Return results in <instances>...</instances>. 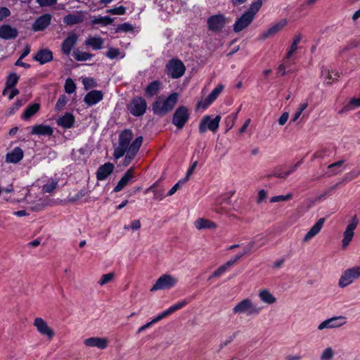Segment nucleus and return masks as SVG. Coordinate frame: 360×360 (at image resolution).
<instances>
[{"mask_svg": "<svg viewBox=\"0 0 360 360\" xmlns=\"http://www.w3.org/2000/svg\"><path fill=\"white\" fill-rule=\"evenodd\" d=\"M179 94L172 93L167 97L158 96L152 104L153 113L158 116H164L172 111L178 102Z\"/></svg>", "mask_w": 360, "mask_h": 360, "instance_id": "obj_1", "label": "nucleus"}, {"mask_svg": "<svg viewBox=\"0 0 360 360\" xmlns=\"http://www.w3.org/2000/svg\"><path fill=\"white\" fill-rule=\"evenodd\" d=\"M133 132L131 129H124L119 135L118 146L114 150L113 156L115 159L122 158L127 150H130Z\"/></svg>", "mask_w": 360, "mask_h": 360, "instance_id": "obj_2", "label": "nucleus"}, {"mask_svg": "<svg viewBox=\"0 0 360 360\" xmlns=\"http://www.w3.org/2000/svg\"><path fill=\"white\" fill-rule=\"evenodd\" d=\"M260 311L261 307L253 304L248 298L243 300L233 308V312L236 314H244L251 316L259 314Z\"/></svg>", "mask_w": 360, "mask_h": 360, "instance_id": "obj_3", "label": "nucleus"}, {"mask_svg": "<svg viewBox=\"0 0 360 360\" xmlns=\"http://www.w3.org/2000/svg\"><path fill=\"white\" fill-rule=\"evenodd\" d=\"M127 109L133 116L141 117L146 112V101L141 96H134L127 105Z\"/></svg>", "mask_w": 360, "mask_h": 360, "instance_id": "obj_4", "label": "nucleus"}, {"mask_svg": "<svg viewBox=\"0 0 360 360\" xmlns=\"http://www.w3.org/2000/svg\"><path fill=\"white\" fill-rule=\"evenodd\" d=\"M167 74L169 77L178 79L184 75L186 67L179 59L173 58L166 65Z\"/></svg>", "mask_w": 360, "mask_h": 360, "instance_id": "obj_5", "label": "nucleus"}, {"mask_svg": "<svg viewBox=\"0 0 360 360\" xmlns=\"http://www.w3.org/2000/svg\"><path fill=\"white\" fill-rule=\"evenodd\" d=\"M189 117L188 108L186 106L180 105L175 110L172 122L179 129H181L188 121Z\"/></svg>", "mask_w": 360, "mask_h": 360, "instance_id": "obj_6", "label": "nucleus"}, {"mask_svg": "<svg viewBox=\"0 0 360 360\" xmlns=\"http://www.w3.org/2000/svg\"><path fill=\"white\" fill-rule=\"evenodd\" d=\"M220 120V115H217L214 118H212L211 115L204 116L199 124V133L202 134L207 129L213 133L216 132L219 127Z\"/></svg>", "mask_w": 360, "mask_h": 360, "instance_id": "obj_7", "label": "nucleus"}, {"mask_svg": "<svg viewBox=\"0 0 360 360\" xmlns=\"http://www.w3.org/2000/svg\"><path fill=\"white\" fill-rule=\"evenodd\" d=\"M360 277V266L349 268L343 271L339 282L338 285L343 288L350 285L354 280Z\"/></svg>", "mask_w": 360, "mask_h": 360, "instance_id": "obj_8", "label": "nucleus"}, {"mask_svg": "<svg viewBox=\"0 0 360 360\" xmlns=\"http://www.w3.org/2000/svg\"><path fill=\"white\" fill-rule=\"evenodd\" d=\"M177 283V279L169 274H163L161 276L153 285L151 291L158 290L169 289L174 287Z\"/></svg>", "mask_w": 360, "mask_h": 360, "instance_id": "obj_9", "label": "nucleus"}, {"mask_svg": "<svg viewBox=\"0 0 360 360\" xmlns=\"http://www.w3.org/2000/svg\"><path fill=\"white\" fill-rule=\"evenodd\" d=\"M358 224L359 219L357 216L354 215L347 226L346 229L343 233V239L342 240V246L343 249H345L352 241L354 235V231L357 227Z\"/></svg>", "mask_w": 360, "mask_h": 360, "instance_id": "obj_10", "label": "nucleus"}, {"mask_svg": "<svg viewBox=\"0 0 360 360\" xmlns=\"http://www.w3.org/2000/svg\"><path fill=\"white\" fill-rule=\"evenodd\" d=\"M234 191H230L218 196L212 206V210L218 214L226 213L227 210L223 207L224 204H230L231 198L233 195Z\"/></svg>", "mask_w": 360, "mask_h": 360, "instance_id": "obj_11", "label": "nucleus"}, {"mask_svg": "<svg viewBox=\"0 0 360 360\" xmlns=\"http://www.w3.org/2000/svg\"><path fill=\"white\" fill-rule=\"evenodd\" d=\"M226 22V17L222 14L212 15L207 20L208 29L214 32L221 31L224 27Z\"/></svg>", "mask_w": 360, "mask_h": 360, "instance_id": "obj_12", "label": "nucleus"}, {"mask_svg": "<svg viewBox=\"0 0 360 360\" xmlns=\"http://www.w3.org/2000/svg\"><path fill=\"white\" fill-rule=\"evenodd\" d=\"M143 143V137L141 136H138L136 138L132 143H131L130 150H127L125 153V158L124 160L123 165L124 166H127L130 164L131 160L134 158V157L136 155L137 153L139 152L141 144Z\"/></svg>", "mask_w": 360, "mask_h": 360, "instance_id": "obj_13", "label": "nucleus"}, {"mask_svg": "<svg viewBox=\"0 0 360 360\" xmlns=\"http://www.w3.org/2000/svg\"><path fill=\"white\" fill-rule=\"evenodd\" d=\"M52 15L45 13L38 17L32 25V30L34 32H39L46 30L51 24Z\"/></svg>", "mask_w": 360, "mask_h": 360, "instance_id": "obj_14", "label": "nucleus"}, {"mask_svg": "<svg viewBox=\"0 0 360 360\" xmlns=\"http://www.w3.org/2000/svg\"><path fill=\"white\" fill-rule=\"evenodd\" d=\"M77 41V34L75 32H70L61 44L62 53L65 56H69Z\"/></svg>", "mask_w": 360, "mask_h": 360, "instance_id": "obj_15", "label": "nucleus"}, {"mask_svg": "<svg viewBox=\"0 0 360 360\" xmlns=\"http://www.w3.org/2000/svg\"><path fill=\"white\" fill-rule=\"evenodd\" d=\"M345 323L346 321L345 316H333L321 322L318 326V330H321L324 328H333L340 327Z\"/></svg>", "mask_w": 360, "mask_h": 360, "instance_id": "obj_16", "label": "nucleus"}, {"mask_svg": "<svg viewBox=\"0 0 360 360\" xmlns=\"http://www.w3.org/2000/svg\"><path fill=\"white\" fill-rule=\"evenodd\" d=\"M34 326L41 335L46 336L49 340L53 338L54 332L43 319L40 317L36 318L34 321Z\"/></svg>", "mask_w": 360, "mask_h": 360, "instance_id": "obj_17", "label": "nucleus"}, {"mask_svg": "<svg viewBox=\"0 0 360 360\" xmlns=\"http://www.w3.org/2000/svg\"><path fill=\"white\" fill-rule=\"evenodd\" d=\"M254 18L252 14H249L246 11L237 19L233 25V31L235 32H239L248 27L253 21Z\"/></svg>", "mask_w": 360, "mask_h": 360, "instance_id": "obj_18", "label": "nucleus"}, {"mask_svg": "<svg viewBox=\"0 0 360 360\" xmlns=\"http://www.w3.org/2000/svg\"><path fill=\"white\" fill-rule=\"evenodd\" d=\"M224 89L223 84H218L203 101L198 103V107L203 109L207 108L212 102H214Z\"/></svg>", "mask_w": 360, "mask_h": 360, "instance_id": "obj_19", "label": "nucleus"}, {"mask_svg": "<svg viewBox=\"0 0 360 360\" xmlns=\"http://www.w3.org/2000/svg\"><path fill=\"white\" fill-rule=\"evenodd\" d=\"M18 35V31L16 28L10 25L4 24L0 26V38L4 40L15 39Z\"/></svg>", "mask_w": 360, "mask_h": 360, "instance_id": "obj_20", "label": "nucleus"}, {"mask_svg": "<svg viewBox=\"0 0 360 360\" xmlns=\"http://www.w3.org/2000/svg\"><path fill=\"white\" fill-rule=\"evenodd\" d=\"M114 165L111 162H106L104 165L100 166L96 172V179L98 181H103L110 175L114 170Z\"/></svg>", "mask_w": 360, "mask_h": 360, "instance_id": "obj_21", "label": "nucleus"}, {"mask_svg": "<svg viewBox=\"0 0 360 360\" xmlns=\"http://www.w3.org/2000/svg\"><path fill=\"white\" fill-rule=\"evenodd\" d=\"M103 97V94L101 91L92 90L86 94L84 101L88 106H91L101 101Z\"/></svg>", "mask_w": 360, "mask_h": 360, "instance_id": "obj_22", "label": "nucleus"}, {"mask_svg": "<svg viewBox=\"0 0 360 360\" xmlns=\"http://www.w3.org/2000/svg\"><path fill=\"white\" fill-rule=\"evenodd\" d=\"M84 344L90 347H98L101 349H104L108 346V340L98 337H92L85 339Z\"/></svg>", "mask_w": 360, "mask_h": 360, "instance_id": "obj_23", "label": "nucleus"}, {"mask_svg": "<svg viewBox=\"0 0 360 360\" xmlns=\"http://www.w3.org/2000/svg\"><path fill=\"white\" fill-rule=\"evenodd\" d=\"M33 59L40 64H45L53 60V53L49 49H40L37 51Z\"/></svg>", "mask_w": 360, "mask_h": 360, "instance_id": "obj_24", "label": "nucleus"}, {"mask_svg": "<svg viewBox=\"0 0 360 360\" xmlns=\"http://www.w3.org/2000/svg\"><path fill=\"white\" fill-rule=\"evenodd\" d=\"M134 176V168H129L121 178V179L118 181L117 184L113 189L114 192H120L122 191L129 183V181Z\"/></svg>", "mask_w": 360, "mask_h": 360, "instance_id": "obj_25", "label": "nucleus"}, {"mask_svg": "<svg viewBox=\"0 0 360 360\" xmlns=\"http://www.w3.org/2000/svg\"><path fill=\"white\" fill-rule=\"evenodd\" d=\"M31 134L40 136H52L53 134V129L49 125H45L43 124H36L32 127Z\"/></svg>", "mask_w": 360, "mask_h": 360, "instance_id": "obj_26", "label": "nucleus"}, {"mask_svg": "<svg viewBox=\"0 0 360 360\" xmlns=\"http://www.w3.org/2000/svg\"><path fill=\"white\" fill-rule=\"evenodd\" d=\"M325 221V218H320L316 224L309 229L303 238L304 242H307L317 235L321 230Z\"/></svg>", "mask_w": 360, "mask_h": 360, "instance_id": "obj_27", "label": "nucleus"}, {"mask_svg": "<svg viewBox=\"0 0 360 360\" xmlns=\"http://www.w3.org/2000/svg\"><path fill=\"white\" fill-rule=\"evenodd\" d=\"M24 156V152L20 147H15L12 151L8 153L6 156V161L11 163L19 162Z\"/></svg>", "mask_w": 360, "mask_h": 360, "instance_id": "obj_28", "label": "nucleus"}, {"mask_svg": "<svg viewBox=\"0 0 360 360\" xmlns=\"http://www.w3.org/2000/svg\"><path fill=\"white\" fill-rule=\"evenodd\" d=\"M162 83L159 80H155L149 83L145 89V95L148 98L157 96L161 89Z\"/></svg>", "mask_w": 360, "mask_h": 360, "instance_id": "obj_29", "label": "nucleus"}, {"mask_svg": "<svg viewBox=\"0 0 360 360\" xmlns=\"http://www.w3.org/2000/svg\"><path fill=\"white\" fill-rule=\"evenodd\" d=\"M84 19L82 12L79 11L77 13H70L65 15L63 18V22L67 25H73L82 22Z\"/></svg>", "mask_w": 360, "mask_h": 360, "instance_id": "obj_30", "label": "nucleus"}, {"mask_svg": "<svg viewBox=\"0 0 360 360\" xmlns=\"http://www.w3.org/2000/svg\"><path fill=\"white\" fill-rule=\"evenodd\" d=\"M75 121L73 115L70 112H66L64 115L60 117L56 122L58 125L65 129H70L73 127Z\"/></svg>", "mask_w": 360, "mask_h": 360, "instance_id": "obj_31", "label": "nucleus"}, {"mask_svg": "<svg viewBox=\"0 0 360 360\" xmlns=\"http://www.w3.org/2000/svg\"><path fill=\"white\" fill-rule=\"evenodd\" d=\"M40 109L39 103H32L28 105L21 116L22 120H29L32 116L37 113Z\"/></svg>", "mask_w": 360, "mask_h": 360, "instance_id": "obj_32", "label": "nucleus"}, {"mask_svg": "<svg viewBox=\"0 0 360 360\" xmlns=\"http://www.w3.org/2000/svg\"><path fill=\"white\" fill-rule=\"evenodd\" d=\"M285 25V23L278 22L270 28H269L266 31L264 32L262 34L261 38L262 39H266L269 38L274 35H275L279 30H281L282 27Z\"/></svg>", "mask_w": 360, "mask_h": 360, "instance_id": "obj_33", "label": "nucleus"}, {"mask_svg": "<svg viewBox=\"0 0 360 360\" xmlns=\"http://www.w3.org/2000/svg\"><path fill=\"white\" fill-rule=\"evenodd\" d=\"M195 226L197 229L200 230L202 229H214L216 228V224L209 219L200 218L195 221Z\"/></svg>", "mask_w": 360, "mask_h": 360, "instance_id": "obj_34", "label": "nucleus"}, {"mask_svg": "<svg viewBox=\"0 0 360 360\" xmlns=\"http://www.w3.org/2000/svg\"><path fill=\"white\" fill-rule=\"evenodd\" d=\"M85 44L91 46L94 50H99L103 47V40L101 37H89L86 39Z\"/></svg>", "mask_w": 360, "mask_h": 360, "instance_id": "obj_35", "label": "nucleus"}, {"mask_svg": "<svg viewBox=\"0 0 360 360\" xmlns=\"http://www.w3.org/2000/svg\"><path fill=\"white\" fill-rule=\"evenodd\" d=\"M259 297L262 302L268 304H274L276 301V297L268 290H261Z\"/></svg>", "mask_w": 360, "mask_h": 360, "instance_id": "obj_36", "label": "nucleus"}, {"mask_svg": "<svg viewBox=\"0 0 360 360\" xmlns=\"http://www.w3.org/2000/svg\"><path fill=\"white\" fill-rule=\"evenodd\" d=\"M113 22V18L109 16H103V17H94L91 20V23L92 25L100 24L103 26H107L108 25L112 24Z\"/></svg>", "mask_w": 360, "mask_h": 360, "instance_id": "obj_37", "label": "nucleus"}, {"mask_svg": "<svg viewBox=\"0 0 360 360\" xmlns=\"http://www.w3.org/2000/svg\"><path fill=\"white\" fill-rule=\"evenodd\" d=\"M72 56L77 61H86L91 59L93 56V55L89 53L80 51L79 50L74 51Z\"/></svg>", "mask_w": 360, "mask_h": 360, "instance_id": "obj_38", "label": "nucleus"}, {"mask_svg": "<svg viewBox=\"0 0 360 360\" xmlns=\"http://www.w3.org/2000/svg\"><path fill=\"white\" fill-rule=\"evenodd\" d=\"M18 80H19V76L16 73H15V72L10 73L6 77V87L11 88V89L14 88L15 86V85L17 84Z\"/></svg>", "mask_w": 360, "mask_h": 360, "instance_id": "obj_39", "label": "nucleus"}, {"mask_svg": "<svg viewBox=\"0 0 360 360\" xmlns=\"http://www.w3.org/2000/svg\"><path fill=\"white\" fill-rule=\"evenodd\" d=\"M191 301V299H185L182 301L178 302L176 304L172 305L170 307H169L167 309L170 314L174 313V311L184 307L186 305H187Z\"/></svg>", "mask_w": 360, "mask_h": 360, "instance_id": "obj_40", "label": "nucleus"}, {"mask_svg": "<svg viewBox=\"0 0 360 360\" xmlns=\"http://www.w3.org/2000/svg\"><path fill=\"white\" fill-rule=\"evenodd\" d=\"M262 5V0H256L252 3L250 8H248V11H246V12L249 13V14H252V17L254 18L255 14L260 9Z\"/></svg>", "mask_w": 360, "mask_h": 360, "instance_id": "obj_41", "label": "nucleus"}, {"mask_svg": "<svg viewBox=\"0 0 360 360\" xmlns=\"http://www.w3.org/2000/svg\"><path fill=\"white\" fill-rule=\"evenodd\" d=\"M75 89L76 84L75 82L71 78H68L65 83V91L68 94H71L75 92Z\"/></svg>", "mask_w": 360, "mask_h": 360, "instance_id": "obj_42", "label": "nucleus"}, {"mask_svg": "<svg viewBox=\"0 0 360 360\" xmlns=\"http://www.w3.org/2000/svg\"><path fill=\"white\" fill-rule=\"evenodd\" d=\"M30 205V210L34 212H39L42 210L46 205L44 201L41 199H39L36 203L29 202Z\"/></svg>", "mask_w": 360, "mask_h": 360, "instance_id": "obj_43", "label": "nucleus"}, {"mask_svg": "<svg viewBox=\"0 0 360 360\" xmlns=\"http://www.w3.org/2000/svg\"><path fill=\"white\" fill-rule=\"evenodd\" d=\"M257 249L255 247V241H250L248 244H247L243 250V252L239 253L241 257L250 253L251 252H255Z\"/></svg>", "mask_w": 360, "mask_h": 360, "instance_id": "obj_44", "label": "nucleus"}, {"mask_svg": "<svg viewBox=\"0 0 360 360\" xmlns=\"http://www.w3.org/2000/svg\"><path fill=\"white\" fill-rule=\"evenodd\" d=\"M68 97L65 95H60L56 102L55 109L56 110H62L68 103Z\"/></svg>", "mask_w": 360, "mask_h": 360, "instance_id": "obj_45", "label": "nucleus"}, {"mask_svg": "<svg viewBox=\"0 0 360 360\" xmlns=\"http://www.w3.org/2000/svg\"><path fill=\"white\" fill-rule=\"evenodd\" d=\"M134 30V27L129 22H124L119 25L115 29V32H128Z\"/></svg>", "mask_w": 360, "mask_h": 360, "instance_id": "obj_46", "label": "nucleus"}, {"mask_svg": "<svg viewBox=\"0 0 360 360\" xmlns=\"http://www.w3.org/2000/svg\"><path fill=\"white\" fill-rule=\"evenodd\" d=\"M106 13L112 15H124L126 13V8L124 6H120L106 10Z\"/></svg>", "mask_w": 360, "mask_h": 360, "instance_id": "obj_47", "label": "nucleus"}, {"mask_svg": "<svg viewBox=\"0 0 360 360\" xmlns=\"http://www.w3.org/2000/svg\"><path fill=\"white\" fill-rule=\"evenodd\" d=\"M114 277H115L114 273H109V274H103L101 276L98 283L100 285H103L110 282L111 281H112Z\"/></svg>", "mask_w": 360, "mask_h": 360, "instance_id": "obj_48", "label": "nucleus"}, {"mask_svg": "<svg viewBox=\"0 0 360 360\" xmlns=\"http://www.w3.org/2000/svg\"><path fill=\"white\" fill-rule=\"evenodd\" d=\"M57 185H58V181H55V180H52L50 183L44 185L42 187V190L45 193H51L56 188Z\"/></svg>", "mask_w": 360, "mask_h": 360, "instance_id": "obj_49", "label": "nucleus"}, {"mask_svg": "<svg viewBox=\"0 0 360 360\" xmlns=\"http://www.w3.org/2000/svg\"><path fill=\"white\" fill-rule=\"evenodd\" d=\"M292 195L291 193H288L287 195H276L271 198V202H277L280 201H287L292 199Z\"/></svg>", "mask_w": 360, "mask_h": 360, "instance_id": "obj_50", "label": "nucleus"}, {"mask_svg": "<svg viewBox=\"0 0 360 360\" xmlns=\"http://www.w3.org/2000/svg\"><path fill=\"white\" fill-rule=\"evenodd\" d=\"M252 241H255V247L256 249L258 250L259 248L264 246L266 243L267 239L265 236H257Z\"/></svg>", "mask_w": 360, "mask_h": 360, "instance_id": "obj_51", "label": "nucleus"}, {"mask_svg": "<svg viewBox=\"0 0 360 360\" xmlns=\"http://www.w3.org/2000/svg\"><path fill=\"white\" fill-rule=\"evenodd\" d=\"M334 354L333 350L331 347H327L321 355V360H330L333 358Z\"/></svg>", "mask_w": 360, "mask_h": 360, "instance_id": "obj_52", "label": "nucleus"}, {"mask_svg": "<svg viewBox=\"0 0 360 360\" xmlns=\"http://www.w3.org/2000/svg\"><path fill=\"white\" fill-rule=\"evenodd\" d=\"M238 335V332L233 333L231 335L227 338L224 341L221 342L219 345V350L222 349L224 347L231 343Z\"/></svg>", "mask_w": 360, "mask_h": 360, "instance_id": "obj_53", "label": "nucleus"}, {"mask_svg": "<svg viewBox=\"0 0 360 360\" xmlns=\"http://www.w3.org/2000/svg\"><path fill=\"white\" fill-rule=\"evenodd\" d=\"M120 51L118 49L115 48H109L108 52L106 53V56L110 59H114L119 56Z\"/></svg>", "mask_w": 360, "mask_h": 360, "instance_id": "obj_54", "label": "nucleus"}, {"mask_svg": "<svg viewBox=\"0 0 360 360\" xmlns=\"http://www.w3.org/2000/svg\"><path fill=\"white\" fill-rule=\"evenodd\" d=\"M227 270L226 266L224 264L219 266L216 271H214L212 275L209 277V280H210L212 278L215 277H219L221 275H222L225 271Z\"/></svg>", "mask_w": 360, "mask_h": 360, "instance_id": "obj_55", "label": "nucleus"}, {"mask_svg": "<svg viewBox=\"0 0 360 360\" xmlns=\"http://www.w3.org/2000/svg\"><path fill=\"white\" fill-rule=\"evenodd\" d=\"M82 82L85 89H89L96 86V82L93 78H84Z\"/></svg>", "mask_w": 360, "mask_h": 360, "instance_id": "obj_56", "label": "nucleus"}, {"mask_svg": "<svg viewBox=\"0 0 360 360\" xmlns=\"http://www.w3.org/2000/svg\"><path fill=\"white\" fill-rule=\"evenodd\" d=\"M41 7L51 6L57 3V0H36Z\"/></svg>", "mask_w": 360, "mask_h": 360, "instance_id": "obj_57", "label": "nucleus"}, {"mask_svg": "<svg viewBox=\"0 0 360 360\" xmlns=\"http://www.w3.org/2000/svg\"><path fill=\"white\" fill-rule=\"evenodd\" d=\"M11 15V11L4 6L0 7V22Z\"/></svg>", "mask_w": 360, "mask_h": 360, "instance_id": "obj_58", "label": "nucleus"}, {"mask_svg": "<svg viewBox=\"0 0 360 360\" xmlns=\"http://www.w3.org/2000/svg\"><path fill=\"white\" fill-rule=\"evenodd\" d=\"M22 105L21 100H17L8 110V114L12 115Z\"/></svg>", "mask_w": 360, "mask_h": 360, "instance_id": "obj_59", "label": "nucleus"}, {"mask_svg": "<svg viewBox=\"0 0 360 360\" xmlns=\"http://www.w3.org/2000/svg\"><path fill=\"white\" fill-rule=\"evenodd\" d=\"M170 314L168 311V309L162 311V313H160V314H158L155 318H154L151 321L152 323L154 324L158 321H160V320H162V319L167 317V316H169Z\"/></svg>", "mask_w": 360, "mask_h": 360, "instance_id": "obj_60", "label": "nucleus"}, {"mask_svg": "<svg viewBox=\"0 0 360 360\" xmlns=\"http://www.w3.org/2000/svg\"><path fill=\"white\" fill-rule=\"evenodd\" d=\"M241 257H242L241 255L238 254V255H235L233 258L229 259L228 262H226L224 264V265L226 266V269H228L229 267L234 265Z\"/></svg>", "mask_w": 360, "mask_h": 360, "instance_id": "obj_61", "label": "nucleus"}, {"mask_svg": "<svg viewBox=\"0 0 360 360\" xmlns=\"http://www.w3.org/2000/svg\"><path fill=\"white\" fill-rule=\"evenodd\" d=\"M86 195V191L85 190H80L78 191L74 196L70 198L69 199L70 202H75L82 198H83Z\"/></svg>", "mask_w": 360, "mask_h": 360, "instance_id": "obj_62", "label": "nucleus"}, {"mask_svg": "<svg viewBox=\"0 0 360 360\" xmlns=\"http://www.w3.org/2000/svg\"><path fill=\"white\" fill-rule=\"evenodd\" d=\"M348 103L352 110H354L356 107H360V97L351 98Z\"/></svg>", "mask_w": 360, "mask_h": 360, "instance_id": "obj_63", "label": "nucleus"}, {"mask_svg": "<svg viewBox=\"0 0 360 360\" xmlns=\"http://www.w3.org/2000/svg\"><path fill=\"white\" fill-rule=\"evenodd\" d=\"M289 115L288 112H283L278 119V124L280 125H284L288 121Z\"/></svg>", "mask_w": 360, "mask_h": 360, "instance_id": "obj_64", "label": "nucleus"}]
</instances>
